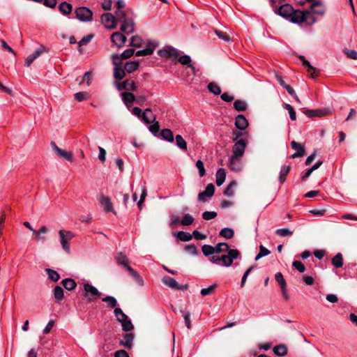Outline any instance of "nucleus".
I'll use <instances>...</instances> for the list:
<instances>
[{
	"instance_id": "1",
	"label": "nucleus",
	"mask_w": 357,
	"mask_h": 357,
	"mask_svg": "<svg viewBox=\"0 0 357 357\" xmlns=\"http://www.w3.org/2000/svg\"><path fill=\"white\" fill-rule=\"evenodd\" d=\"M273 9L276 15L294 24L307 22L308 16L310 15L309 10L301 11L300 10H294L293 6L289 3H283L279 6H275Z\"/></svg>"
},
{
	"instance_id": "2",
	"label": "nucleus",
	"mask_w": 357,
	"mask_h": 357,
	"mask_svg": "<svg viewBox=\"0 0 357 357\" xmlns=\"http://www.w3.org/2000/svg\"><path fill=\"white\" fill-rule=\"evenodd\" d=\"M84 296L89 302L96 301L101 296V292L91 284H84Z\"/></svg>"
},
{
	"instance_id": "3",
	"label": "nucleus",
	"mask_w": 357,
	"mask_h": 357,
	"mask_svg": "<svg viewBox=\"0 0 357 357\" xmlns=\"http://www.w3.org/2000/svg\"><path fill=\"white\" fill-rule=\"evenodd\" d=\"M311 11L310 15L308 16L307 22H306L308 24H312L315 22V18L312 15V13L314 14H317L319 15H323L325 13V8L324 5L320 1H313L310 6Z\"/></svg>"
},
{
	"instance_id": "4",
	"label": "nucleus",
	"mask_w": 357,
	"mask_h": 357,
	"mask_svg": "<svg viewBox=\"0 0 357 357\" xmlns=\"http://www.w3.org/2000/svg\"><path fill=\"white\" fill-rule=\"evenodd\" d=\"M240 256L241 253L238 250L231 249L227 251V254L222 255L220 259H221L220 261L222 262L223 266L228 267L232 264L234 259L239 258Z\"/></svg>"
},
{
	"instance_id": "5",
	"label": "nucleus",
	"mask_w": 357,
	"mask_h": 357,
	"mask_svg": "<svg viewBox=\"0 0 357 357\" xmlns=\"http://www.w3.org/2000/svg\"><path fill=\"white\" fill-rule=\"evenodd\" d=\"M60 242L63 249L67 252L70 253V249L68 242L73 238L74 234L71 231L66 230L59 231Z\"/></svg>"
},
{
	"instance_id": "6",
	"label": "nucleus",
	"mask_w": 357,
	"mask_h": 357,
	"mask_svg": "<svg viewBox=\"0 0 357 357\" xmlns=\"http://www.w3.org/2000/svg\"><path fill=\"white\" fill-rule=\"evenodd\" d=\"M75 13L76 17L82 22L90 21L93 15L92 11L86 7L77 8Z\"/></svg>"
},
{
	"instance_id": "7",
	"label": "nucleus",
	"mask_w": 357,
	"mask_h": 357,
	"mask_svg": "<svg viewBox=\"0 0 357 357\" xmlns=\"http://www.w3.org/2000/svg\"><path fill=\"white\" fill-rule=\"evenodd\" d=\"M50 145L58 157L64 158L69 162H72L73 160V155L72 152L60 149L54 142H52Z\"/></svg>"
},
{
	"instance_id": "8",
	"label": "nucleus",
	"mask_w": 357,
	"mask_h": 357,
	"mask_svg": "<svg viewBox=\"0 0 357 357\" xmlns=\"http://www.w3.org/2000/svg\"><path fill=\"white\" fill-rule=\"evenodd\" d=\"M246 148V142L241 139L236 142L232 149V155L235 157L242 158Z\"/></svg>"
},
{
	"instance_id": "9",
	"label": "nucleus",
	"mask_w": 357,
	"mask_h": 357,
	"mask_svg": "<svg viewBox=\"0 0 357 357\" xmlns=\"http://www.w3.org/2000/svg\"><path fill=\"white\" fill-rule=\"evenodd\" d=\"M111 42L117 48H121L127 41V38L120 32H114L110 36Z\"/></svg>"
},
{
	"instance_id": "10",
	"label": "nucleus",
	"mask_w": 357,
	"mask_h": 357,
	"mask_svg": "<svg viewBox=\"0 0 357 357\" xmlns=\"http://www.w3.org/2000/svg\"><path fill=\"white\" fill-rule=\"evenodd\" d=\"M102 22L105 26L109 29H113L116 27V20L110 13H105L101 17Z\"/></svg>"
},
{
	"instance_id": "11",
	"label": "nucleus",
	"mask_w": 357,
	"mask_h": 357,
	"mask_svg": "<svg viewBox=\"0 0 357 357\" xmlns=\"http://www.w3.org/2000/svg\"><path fill=\"white\" fill-rule=\"evenodd\" d=\"M158 55H160L162 58H177L179 55L178 50L172 47V46H166L162 50H160L158 52Z\"/></svg>"
},
{
	"instance_id": "12",
	"label": "nucleus",
	"mask_w": 357,
	"mask_h": 357,
	"mask_svg": "<svg viewBox=\"0 0 357 357\" xmlns=\"http://www.w3.org/2000/svg\"><path fill=\"white\" fill-rule=\"evenodd\" d=\"M242 158L231 155L229 160V168L231 171L238 172L243 168Z\"/></svg>"
},
{
	"instance_id": "13",
	"label": "nucleus",
	"mask_w": 357,
	"mask_h": 357,
	"mask_svg": "<svg viewBox=\"0 0 357 357\" xmlns=\"http://www.w3.org/2000/svg\"><path fill=\"white\" fill-rule=\"evenodd\" d=\"M215 192V186L213 183H209L207 185L204 191L199 193L198 195V201L200 202H204L206 201L207 198L211 197Z\"/></svg>"
},
{
	"instance_id": "14",
	"label": "nucleus",
	"mask_w": 357,
	"mask_h": 357,
	"mask_svg": "<svg viewBox=\"0 0 357 357\" xmlns=\"http://www.w3.org/2000/svg\"><path fill=\"white\" fill-rule=\"evenodd\" d=\"M162 282L168 286L169 287L174 289H187L188 285H180L178 284V282L176 281L175 279L169 277V276H165L162 279Z\"/></svg>"
},
{
	"instance_id": "15",
	"label": "nucleus",
	"mask_w": 357,
	"mask_h": 357,
	"mask_svg": "<svg viewBox=\"0 0 357 357\" xmlns=\"http://www.w3.org/2000/svg\"><path fill=\"white\" fill-rule=\"evenodd\" d=\"M122 23L120 29L124 33L129 35L135 31V23L132 17L121 22Z\"/></svg>"
},
{
	"instance_id": "16",
	"label": "nucleus",
	"mask_w": 357,
	"mask_h": 357,
	"mask_svg": "<svg viewBox=\"0 0 357 357\" xmlns=\"http://www.w3.org/2000/svg\"><path fill=\"white\" fill-rule=\"evenodd\" d=\"M291 146L292 149L296 151V153L290 156L291 158L294 159L298 157H303L305 155L304 146L301 144L298 143L296 141H291Z\"/></svg>"
},
{
	"instance_id": "17",
	"label": "nucleus",
	"mask_w": 357,
	"mask_h": 357,
	"mask_svg": "<svg viewBox=\"0 0 357 357\" xmlns=\"http://www.w3.org/2000/svg\"><path fill=\"white\" fill-rule=\"evenodd\" d=\"M132 10L130 8L116 10L115 18L116 21L121 22L130 18V15H132Z\"/></svg>"
},
{
	"instance_id": "18",
	"label": "nucleus",
	"mask_w": 357,
	"mask_h": 357,
	"mask_svg": "<svg viewBox=\"0 0 357 357\" xmlns=\"http://www.w3.org/2000/svg\"><path fill=\"white\" fill-rule=\"evenodd\" d=\"M45 49L43 46H40V48L36 50L33 54L28 56L25 59V66L29 67L31 64L38 59L44 52Z\"/></svg>"
},
{
	"instance_id": "19",
	"label": "nucleus",
	"mask_w": 357,
	"mask_h": 357,
	"mask_svg": "<svg viewBox=\"0 0 357 357\" xmlns=\"http://www.w3.org/2000/svg\"><path fill=\"white\" fill-rule=\"evenodd\" d=\"M27 228H29L31 231H33L35 235V238L37 240H43L44 238L42 236V234H44L47 232V229L45 226L41 227L40 229L33 228L32 225H24Z\"/></svg>"
},
{
	"instance_id": "20",
	"label": "nucleus",
	"mask_w": 357,
	"mask_h": 357,
	"mask_svg": "<svg viewBox=\"0 0 357 357\" xmlns=\"http://www.w3.org/2000/svg\"><path fill=\"white\" fill-rule=\"evenodd\" d=\"M133 339L134 335L132 333H126L124 335L123 339L120 340L119 344L130 349L132 348Z\"/></svg>"
},
{
	"instance_id": "21",
	"label": "nucleus",
	"mask_w": 357,
	"mask_h": 357,
	"mask_svg": "<svg viewBox=\"0 0 357 357\" xmlns=\"http://www.w3.org/2000/svg\"><path fill=\"white\" fill-rule=\"evenodd\" d=\"M140 119L146 124H150L152 122H154L155 120V116L153 114L151 109L149 108H147L144 110Z\"/></svg>"
},
{
	"instance_id": "22",
	"label": "nucleus",
	"mask_w": 357,
	"mask_h": 357,
	"mask_svg": "<svg viewBox=\"0 0 357 357\" xmlns=\"http://www.w3.org/2000/svg\"><path fill=\"white\" fill-rule=\"evenodd\" d=\"M235 126L236 127L241 130H245L248 126V120L246 119V118L242 115V114H238L236 117V121H235Z\"/></svg>"
},
{
	"instance_id": "23",
	"label": "nucleus",
	"mask_w": 357,
	"mask_h": 357,
	"mask_svg": "<svg viewBox=\"0 0 357 357\" xmlns=\"http://www.w3.org/2000/svg\"><path fill=\"white\" fill-rule=\"evenodd\" d=\"M121 98L127 107H130V105L133 102H135V96L133 93L128 91L123 92L121 93Z\"/></svg>"
},
{
	"instance_id": "24",
	"label": "nucleus",
	"mask_w": 357,
	"mask_h": 357,
	"mask_svg": "<svg viewBox=\"0 0 357 357\" xmlns=\"http://www.w3.org/2000/svg\"><path fill=\"white\" fill-rule=\"evenodd\" d=\"M155 45L153 43H149L147 47L142 50H138L135 52L137 56H148L153 54Z\"/></svg>"
},
{
	"instance_id": "25",
	"label": "nucleus",
	"mask_w": 357,
	"mask_h": 357,
	"mask_svg": "<svg viewBox=\"0 0 357 357\" xmlns=\"http://www.w3.org/2000/svg\"><path fill=\"white\" fill-rule=\"evenodd\" d=\"M100 202L106 212H112L113 211V206L109 197L105 196L101 197Z\"/></svg>"
},
{
	"instance_id": "26",
	"label": "nucleus",
	"mask_w": 357,
	"mask_h": 357,
	"mask_svg": "<svg viewBox=\"0 0 357 357\" xmlns=\"http://www.w3.org/2000/svg\"><path fill=\"white\" fill-rule=\"evenodd\" d=\"M59 11L64 15H69L73 10V6L71 4L64 1L59 6Z\"/></svg>"
},
{
	"instance_id": "27",
	"label": "nucleus",
	"mask_w": 357,
	"mask_h": 357,
	"mask_svg": "<svg viewBox=\"0 0 357 357\" xmlns=\"http://www.w3.org/2000/svg\"><path fill=\"white\" fill-rule=\"evenodd\" d=\"M226 172L223 168H220L216 172V184L220 186L225 181Z\"/></svg>"
},
{
	"instance_id": "28",
	"label": "nucleus",
	"mask_w": 357,
	"mask_h": 357,
	"mask_svg": "<svg viewBox=\"0 0 357 357\" xmlns=\"http://www.w3.org/2000/svg\"><path fill=\"white\" fill-rule=\"evenodd\" d=\"M116 260L119 264L123 266L126 269L128 266H130L128 263V259L125 254L123 252H119L116 256Z\"/></svg>"
},
{
	"instance_id": "29",
	"label": "nucleus",
	"mask_w": 357,
	"mask_h": 357,
	"mask_svg": "<svg viewBox=\"0 0 357 357\" xmlns=\"http://www.w3.org/2000/svg\"><path fill=\"white\" fill-rule=\"evenodd\" d=\"M127 271L129 272V273L135 279V280L136 281V282L139 285H140V286L144 285V280H143V279L141 278V276L139 275V273L135 270H134L130 266H128L127 267Z\"/></svg>"
},
{
	"instance_id": "30",
	"label": "nucleus",
	"mask_w": 357,
	"mask_h": 357,
	"mask_svg": "<svg viewBox=\"0 0 357 357\" xmlns=\"http://www.w3.org/2000/svg\"><path fill=\"white\" fill-rule=\"evenodd\" d=\"M273 352L278 356H284L287 354V347L286 345L280 344L273 348Z\"/></svg>"
},
{
	"instance_id": "31",
	"label": "nucleus",
	"mask_w": 357,
	"mask_h": 357,
	"mask_svg": "<svg viewBox=\"0 0 357 357\" xmlns=\"http://www.w3.org/2000/svg\"><path fill=\"white\" fill-rule=\"evenodd\" d=\"M194 220V218L191 215L187 213L183 215L181 221L178 218H176L172 220L171 223H193Z\"/></svg>"
},
{
	"instance_id": "32",
	"label": "nucleus",
	"mask_w": 357,
	"mask_h": 357,
	"mask_svg": "<svg viewBox=\"0 0 357 357\" xmlns=\"http://www.w3.org/2000/svg\"><path fill=\"white\" fill-rule=\"evenodd\" d=\"M61 283L63 287L68 291L73 290L77 286L75 280L71 278L64 279L62 280Z\"/></svg>"
},
{
	"instance_id": "33",
	"label": "nucleus",
	"mask_w": 357,
	"mask_h": 357,
	"mask_svg": "<svg viewBox=\"0 0 357 357\" xmlns=\"http://www.w3.org/2000/svg\"><path fill=\"white\" fill-rule=\"evenodd\" d=\"M290 166L289 165H283L281 167L280 175H279V181L280 183H283L286 180V176L290 172Z\"/></svg>"
},
{
	"instance_id": "34",
	"label": "nucleus",
	"mask_w": 357,
	"mask_h": 357,
	"mask_svg": "<svg viewBox=\"0 0 357 357\" xmlns=\"http://www.w3.org/2000/svg\"><path fill=\"white\" fill-rule=\"evenodd\" d=\"M114 315L120 323L128 319V316L123 312L120 307H116L114 310Z\"/></svg>"
},
{
	"instance_id": "35",
	"label": "nucleus",
	"mask_w": 357,
	"mask_h": 357,
	"mask_svg": "<svg viewBox=\"0 0 357 357\" xmlns=\"http://www.w3.org/2000/svg\"><path fill=\"white\" fill-rule=\"evenodd\" d=\"M176 146L183 151H187V143L183 137L180 135H177L175 137Z\"/></svg>"
},
{
	"instance_id": "36",
	"label": "nucleus",
	"mask_w": 357,
	"mask_h": 357,
	"mask_svg": "<svg viewBox=\"0 0 357 357\" xmlns=\"http://www.w3.org/2000/svg\"><path fill=\"white\" fill-rule=\"evenodd\" d=\"M125 71H126L125 69H123L121 68V66L114 67V78L117 80L122 79L126 75Z\"/></svg>"
},
{
	"instance_id": "37",
	"label": "nucleus",
	"mask_w": 357,
	"mask_h": 357,
	"mask_svg": "<svg viewBox=\"0 0 357 357\" xmlns=\"http://www.w3.org/2000/svg\"><path fill=\"white\" fill-rule=\"evenodd\" d=\"M139 63L138 61H129L125 64V70L128 73H132L138 69Z\"/></svg>"
},
{
	"instance_id": "38",
	"label": "nucleus",
	"mask_w": 357,
	"mask_h": 357,
	"mask_svg": "<svg viewBox=\"0 0 357 357\" xmlns=\"http://www.w3.org/2000/svg\"><path fill=\"white\" fill-rule=\"evenodd\" d=\"M160 135L163 139H165L169 142H172L174 141V135L170 129L165 128L162 130Z\"/></svg>"
},
{
	"instance_id": "39",
	"label": "nucleus",
	"mask_w": 357,
	"mask_h": 357,
	"mask_svg": "<svg viewBox=\"0 0 357 357\" xmlns=\"http://www.w3.org/2000/svg\"><path fill=\"white\" fill-rule=\"evenodd\" d=\"M175 236L178 239L183 242L190 241L192 238V235L191 234L183 231L177 232Z\"/></svg>"
},
{
	"instance_id": "40",
	"label": "nucleus",
	"mask_w": 357,
	"mask_h": 357,
	"mask_svg": "<svg viewBox=\"0 0 357 357\" xmlns=\"http://www.w3.org/2000/svg\"><path fill=\"white\" fill-rule=\"evenodd\" d=\"M213 248L214 254L225 252L229 250V245L227 243H219L215 246H214Z\"/></svg>"
},
{
	"instance_id": "41",
	"label": "nucleus",
	"mask_w": 357,
	"mask_h": 357,
	"mask_svg": "<svg viewBox=\"0 0 357 357\" xmlns=\"http://www.w3.org/2000/svg\"><path fill=\"white\" fill-rule=\"evenodd\" d=\"M123 88L127 91H137V86L133 80L126 79L123 82Z\"/></svg>"
},
{
	"instance_id": "42",
	"label": "nucleus",
	"mask_w": 357,
	"mask_h": 357,
	"mask_svg": "<svg viewBox=\"0 0 357 357\" xmlns=\"http://www.w3.org/2000/svg\"><path fill=\"white\" fill-rule=\"evenodd\" d=\"M102 301L103 302L107 303V306L111 308H116V306L117 305V301L115 297L112 296H107L102 298Z\"/></svg>"
},
{
	"instance_id": "43",
	"label": "nucleus",
	"mask_w": 357,
	"mask_h": 357,
	"mask_svg": "<svg viewBox=\"0 0 357 357\" xmlns=\"http://www.w3.org/2000/svg\"><path fill=\"white\" fill-rule=\"evenodd\" d=\"M332 264L335 268H340L343 266V257L341 253H337L333 257Z\"/></svg>"
},
{
	"instance_id": "44",
	"label": "nucleus",
	"mask_w": 357,
	"mask_h": 357,
	"mask_svg": "<svg viewBox=\"0 0 357 357\" xmlns=\"http://www.w3.org/2000/svg\"><path fill=\"white\" fill-rule=\"evenodd\" d=\"M234 107L236 110L238 112H243L246 110L248 105L245 101L241 100H236L234 102Z\"/></svg>"
},
{
	"instance_id": "45",
	"label": "nucleus",
	"mask_w": 357,
	"mask_h": 357,
	"mask_svg": "<svg viewBox=\"0 0 357 357\" xmlns=\"http://www.w3.org/2000/svg\"><path fill=\"white\" fill-rule=\"evenodd\" d=\"M207 88L208 91L211 93H213L214 95H220L221 94V89L220 87L215 82H210Z\"/></svg>"
},
{
	"instance_id": "46",
	"label": "nucleus",
	"mask_w": 357,
	"mask_h": 357,
	"mask_svg": "<svg viewBox=\"0 0 357 357\" xmlns=\"http://www.w3.org/2000/svg\"><path fill=\"white\" fill-rule=\"evenodd\" d=\"M142 38L139 36H133L130 38V46L134 47H140L142 45Z\"/></svg>"
},
{
	"instance_id": "47",
	"label": "nucleus",
	"mask_w": 357,
	"mask_h": 357,
	"mask_svg": "<svg viewBox=\"0 0 357 357\" xmlns=\"http://www.w3.org/2000/svg\"><path fill=\"white\" fill-rule=\"evenodd\" d=\"M234 234V230L229 227H225L220 231V235L227 239L231 238Z\"/></svg>"
},
{
	"instance_id": "48",
	"label": "nucleus",
	"mask_w": 357,
	"mask_h": 357,
	"mask_svg": "<svg viewBox=\"0 0 357 357\" xmlns=\"http://www.w3.org/2000/svg\"><path fill=\"white\" fill-rule=\"evenodd\" d=\"M54 296L56 301H61L63 298V290L59 287L56 286L54 289Z\"/></svg>"
},
{
	"instance_id": "49",
	"label": "nucleus",
	"mask_w": 357,
	"mask_h": 357,
	"mask_svg": "<svg viewBox=\"0 0 357 357\" xmlns=\"http://www.w3.org/2000/svg\"><path fill=\"white\" fill-rule=\"evenodd\" d=\"M283 107L288 111L291 120L295 121L296 119V114L294 107L287 103H284Z\"/></svg>"
},
{
	"instance_id": "50",
	"label": "nucleus",
	"mask_w": 357,
	"mask_h": 357,
	"mask_svg": "<svg viewBox=\"0 0 357 357\" xmlns=\"http://www.w3.org/2000/svg\"><path fill=\"white\" fill-rule=\"evenodd\" d=\"M49 279L54 282H56L59 280V274L56 271L50 268L46 270Z\"/></svg>"
},
{
	"instance_id": "51",
	"label": "nucleus",
	"mask_w": 357,
	"mask_h": 357,
	"mask_svg": "<svg viewBox=\"0 0 357 357\" xmlns=\"http://www.w3.org/2000/svg\"><path fill=\"white\" fill-rule=\"evenodd\" d=\"M275 279L280 286L281 289H284V287H287V282L283 277V275L281 273H277L275 275Z\"/></svg>"
},
{
	"instance_id": "52",
	"label": "nucleus",
	"mask_w": 357,
	"mask_h": 357,
	"mask_svg": "<svg viewBox=\"0 0 357 357\" xmlns=\"http://www.w3.org/2000/svg\"><path fill=\"white\" fill-rule=\"evenodd\" d=\"M178 61L182 65H188L189 68H194V66L190 64V63L191 62V58L188 55L181 56L178 58Z\"/></svg>"
},
{
	"instance_id": "53",
	"label": "nucleus",
	"mask_w": 357,
	"mask_h": 357,
	"mask_svg": "<svg viewBox=\"0 0 357 357\" xmlns=\"http://www.w3.org/2000/svg\"><path fill=\"white\" fill-rule=\"evenodd\" d=\"M89 98V95L86 91L77 92L75 94V99L78 102L88 100Z\"/></svg>"
},
{
	"instance_id": "54",
	"label": "nucleus",
	"mask_w": 357,
	"mask_h": 357,
	"mask_svg": "<svg viewBox=\"0 0 357 357\" xmlns=\"http://www.w3.org/2000/svg\"><path fill=\"white\" fill-rule=\"evenodd\" d=\"M270 254V251L264 245L259 246V252L255 257V261L259 260L263 257L267 256Z\"/></svg>"
},
{
	"instance_id": "55",
	"label": "nucleus",
	"mask_w": 357,
	"mask_h": 357,
	"mask_svg": "<svg viewBox=\"0 0 357 357\" xmlns=\"http://www.w3.org/2000/svg\"><path fill=\"white\" fill-rule=\"evenodd\" d=\"M275 234L280 236H289L293 234V231L288 228L278 229L275 231Z\"/></svg>"
},
{
	"instance_id": "56",
	"label": "nucleus",
	"mask_w": 357,
	"mask_h": 357,
	"mask_svg": "<svg viewBox=\"0 0 357 357\" xmlns=\"http://www.w3.org/2000/svg\"><path fill=\"white\" fill-rule=\"evenodd\" d=\"M236 185V183L235 181H231L226 188L224 191V194L228 197H231L234 195V192L233 188Z\"/></svg>"
},
{
	"instance_id": "57",
	"label": "nucleus",
	"mask_w": 357,
	"mask_h": 357,
	"mask_svg": "<svg viewBox=\"0 0 357 357\" xmlns=\"http://www.w3.org/2000/svg\"><path fill=\"white\" fill-rule=\"evenodd\" d=\"M216 287H217L216 284H213V285L209 286L207 288H203V289H201V291H200L201 294L203 296H206L210 295V294L213 293V291H215Z\"/></svg>"
},
{
	"instance_id": "58",
	"label": "nucleus",
	"mask_w": 357,
	"mask_h": 357,
	"mask_svg": "<svg viewBox=\"0 0 357 357\" xmlns=\"http://www.w3.org/2000/svg\"><path fill=\"white\" fill-rule=\"evenodd\" d=\"M181 312L185 320V324L188 329L191 328L190 313L188 311L181 310Z\"/></svg>"
},
{
	"instance_id": "59",
	"label": "nucleus",
	"mask_w": 357,
	"mask_h": 357,
	"mask_svg": "<svg viewBox=\"0 0 357 357\" xmlns=\"http://www.w3.org/2000/svg\"><path fill=\"white\" fill-rule=\"evenodd\" d=\"M203 254L208 257L214 254L213 246L210 245H204L202 248Z\"/></svg>"
},
{
	"instance_id": "60",
	"label": "nucleus",
	"mask_w": 357,
	"mask_h": 357,
	"mask_svg": "<svg viewBox=\"0 0 357 357\" xmlns=\"http://www.w3.org/2000/svg\"><path fill=\"white\" fill-rule=\"evenodd\" d=\"M122 326V328L124 331L128 332L133 329L134 326L130 320L127 319L121 323Z\"/></svg>"
},
{
	"instance_id": "61",
	"label": "nucleus",
	"mask_w": 357,
	"mask_h": 357,
	"mask_svg": "<svg viewBox=\"0 0 357 357\" xmlns=\"http://www.w3.org/2000/svg\"><path fill=\"white\" fill-rule=\"evenodd\" d=\"M196 167L199 170V174L201 177L204 176L206 174V171H205V168H204V163L202 160H198L197 162H196Z\"/></svg>"
},
{
	"instance_id": "62",
	"label": "nucleus",
	"mask_w": 357,
	"mask_h": 357,
	"mask_svg": "<svg viewBox=\"0 0 357 357\" xmlns=\"http://www.w3.org/2000/svg\"><path fill=\"white\" fill-rule=\"evenodd\" d=\"M153 124L151 125L149 127V130H150V132H151L155 136H156L159 132V130H160V126H159V123L158 121H154V122H152Z\"/></svg>"
},
{
	"instance_id": "63",
	"label": "nucleus",
	"mask_w": 357,
	"mask_h": 357,
	"mask_svg": "<svg viewBox=\"0 0 357 357\" xmlns=\"http://www.w3.org/2000/svg\"><path fill=\"white\" fill-rule=\"evenodd\" d=\"M292 265L300 273H304L305 271L304 264L300 261H294Z\"/></svg>"
},
{
	"instance_id": "64",
	"label": "nucleus",
	"mask_w": 357,
	"mask_h": 357,
	"mask_svg": "<svg viewBox=\"0 0 357 357\" xmlns=\"http://www.w3.org/2000/svg\"><path fill=\"white\" fill-rule=\"evenodd\" d=\"M344 53L350 59L354 60L357 59V52L354 50H344Z\"/></svg>"
}]
</instances>
